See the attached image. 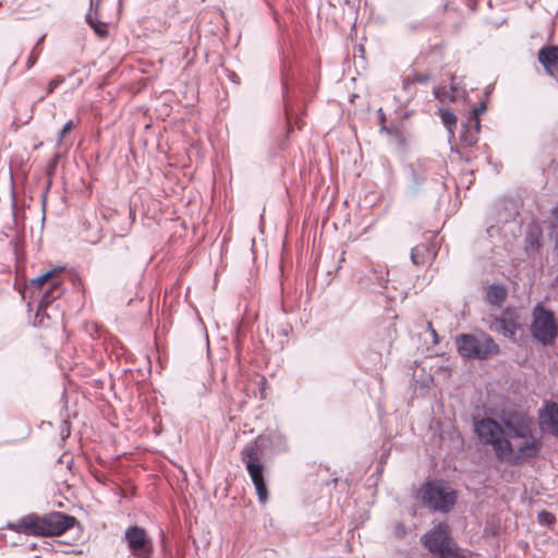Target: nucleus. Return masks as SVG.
<instances>
[{
	"label": "nucleus",
	"mask_w": 558,
	"mask_h": 558,
	"mask_svg": "<svg viewBox=\"0 0 558 558\" xmlns=\"http://www.w3.org/2000/svg\"><path fill=\"white\" fill-rule=\"evenodd\" d=\"M45 37H46V35H43V36L37 40V43L35 44V46H37V48H38V49H41V47H40V46H41V44H43V41H44Z\"/></svg>",
	"instance_id": "obj_42"
},
{
	"label": "nucleus",
	"mask_w": 558,
	"mask_h": 558,
	"mask_svg": "<svg viewBox=\"0 0 558 558\" xmlns=\"http://www.w3.org/2000/svg\"><path fill=\"white\" fill-rule=\"evenodd\" d=\"M64 425H66V428H62V430H61L62 439L70 436L69 423L66 421H64Z\"/></svg>",
	"instance_id": "obj_38"
},
{
	"label": "nucleus",
	"mask_w": 558,
	"mask_h": 558,
	"mask_svg": "<svg viewBox=\"0 0 558 558\" xmlns=\"http://www.w3.org/2000/svg\"><path fill=\"white\" fill-rule=\"evenodd\" d=\"M344 3L352 10H356L360 7L359 0H345Z\"/></svg>",
	"instance_id": "obj_37"
},
{
	"label": "nucleus",
	"mask_w": 558,
	"mask_h": 558,
	"mask_svg": "<svg viewBox=\"0 0 558 558\" xmlns=\"http://www.w3.org/2000/svg\"><path fill=\"white\" fill-rule=\"evenodd\" d=\"M507 298L506 288L502 284H490L486 291V301L492 305H500Z\"/></svg>",
	"instance_id": "obj_19"
},
{
	"label": "nucleus",
	"mask_w": 558,
	"mask_h": 558,
	"mask_svg": "<svg viewBox=\"0 0 558 558\" xmlns=\"http://www.w3.org/2000/svg\"><path fill=\"white\" fill-rule=\"evenodd\" d=\"M481 131V121L475 122H469L466 119L465 121L461 122V130H460V142L464 147H471L475 145L478 141V133Z\"/></svg>",
	"instance_id": "obj_15"
},
{
	"label": "nucleus",
	"mask_w": 558,
	"mask_h": 558,
	"mask_svg": "<svg viewBox=\"0 0 558 558\" xmlns=\"http://www.w3.org/2000/svg\"><path fill=\"white\" fill-rule=\"evenodd\" d=\"M392 535L397 539H404L409 534L412 533V527L405 525L402 522H395L391 526Z\"/></svg>",
	"instance_id": "obj_25"
},
{
	"label": "nucleus",
	"mask_w": 558,
	"mask_h": 558,
	"mask_svg": "<svg viewBox=\"0 0 558 558\" xmlns=\"http://www.w3.org/2000/svg\"><path fill=\"white\" fill-rule=\"evenodd\" d=\"M45 37H46V35H43V36L37 40V43L35 44V46H37V48H38V49H41V47H40V46H41V44H43V41H44Z\"/></svg>",
	"instance_id": "obj_43"
},
{
	"label": "nucleus",
	"mask_w": 558,
	"mask_h": 558,
	"mask_svg": "<svg viewBox=\"0 0 558 558\" xmlns=\"http://www.w3.org/2000/svg\"><path fill=\"white\" fill-rule=\"evenodd\" d=\"M427 328L432 332V329H434L433 324L430 322H427Z\"/></svg>",
	"instance_id": "obj_44"
},
{
	"label": "nucleus",
	"mask_w": 558,
	"mask_h": 558,
	"mask_svg": "<svg viewBox=\"0 0 558 558\" xmlns=\"http://www.w3.org/2000/svg\"><path fill=\"white\" fill-rule=\"evenodd\" d=\"M388 269L384 265L372 266L361 278L360 284L369 292L383 293L388 287Z\"/></svg>",
	"instance_id": "obj_11"
},
{
	"label": "nucleus",
	"mask_w": 558,
	"mask_h": 558,
	"mask_svg": "<svg viewBox=\"0 0 558 558\" xmlns=\"http://www.w3.org/2000/svg\"><path fill=\"white\" fill-rule=\"evenodd\" d=\"M463 159H464L466 162H470V161H471V158H470V157H463Z\"/></svg>",
	"instance_id": "obj_46"
},
{
	"label": "nucleus",
	"mask_w": 558,
	"mask_h": 558,
	"mask_svg": "<svg viewBox=\"0 0 558 558\" xmlns=\"http://www.w3.org/2000/svg\"><path fill=\"white\" fill-rule=\"evenodd\" d=\"M282 80H283L282 97H283V102H284V111H286L287 118L290 119V117L295 113V109H294V105H293L294 89H292L289 86L287 78L283 77Z\"/></svg>",
	"instance_id": "obj_20"
},
{
	"label": "nucleus",
	"mask_w": 558,
	"mask_h": 558,
	"mask_svg": "<svg viewBox=\"0 0 558 558\" xmlns=\"http://www.w3.org/2000/svg\"><path fill=\"white\" fill-rule=\"evenodd\" d=\"M57 162H58V156H56V158L52 161H50L49 165H48L47 172H48L49 175L53 174L56 166H57Z\"/></svg>",
	"instance_id": "obj_36"
},
{
	"label": "nucleus",
	"mask_w": 558,
	"mask_h": 558,
	"mask_svg": "<svg viewBox=\"0 0 558 558\" xmlns=\"http://www.w3.org/2000/svg\"><path fill=\"white\" fill-rule=\"evenodd\" d=\"M492 92H493V85H488L485 87L484 94L486 97H488Z\"/></svg>",
	"instance_id": "obj_41"
},
{
	"label": "nucleus",
	"mask_w": 558,
	"mask_h": 558,
	"mask_svg": "<svg viewBox=\"0 0 558 558\" xmlns=\"http://www.w3.org/2000/svg\"><path fill=\"white\" fill-rule=\"evenodd\" d=\"M423 546L438 558H464L459 545L450 535L449 525L440 522L421 536Z\"/></svg>",
	"instance_id": "obj_6"
},
{
	"label": "nucleus",
	"mask_w": 558,
	"mask_h": 558,
	"mask_svg": "<svg viewBox=\"0 0 558 558\" xmlns=\"http://www.w3.org/2000/svg\"><path fill=\"white\" fill-rule=\"evenodd\" d=\"M230 77H231V80H234V77H238V76L235 73H232Z\"/></svg>",
	"instance_id": "obj_47"
},
{
	"label": "nucleus",
	"mask_w": 558,
	"mask_h": 558,
	"mask_svg": "<svg viewBox=\"0 0 558 558\" xmlns=\"http://www.w3.org/2000/svg\"><path fill=\"white\" fill-rule=\"evenodd\" d=\"M538 62L549 73L554 68L558 66V46L548 45L538 50Z\"/></svg>",
	"instance_id": "obj_16"
},
{
	"label": "nucleus",
	"mask_w": 558,
	"mask_h": 558,
	"mask_svg": "<svg viewBox=\"0 0 558 558\" xmlns=\"http://www.w3.org/2000/svg\"><path fill=\"white\" fill-rule=\"evenodd\" d=\"M538 416L541 423L548 427L551 435L558 437V403L545 401L538 411Z\"/></svg>",
	"instance_id": "obj_13"
},
{
	"label": "nucleus",
	"mask_w": 558,
	"mask_h": 558,
	"mask_svg": "<svg viewBox=\"0 0 558 558\" xmlns=\"http://www.w3.org/2000/svg\"><path fill=\"white\" fill-rule=\"evenodd\" d=\"M402 83H403V88L408 90L413 82H412V78L410 80V77H405Z\"/></svg>",
	"instance_id": "obj_39"
},
{
	"label": "nucleus",
	"mask_w": 558,
	"mask_h": 558,
	"mask_svg": "<svg viewBox=\"0 0 558 558\" xmlns=\"http://www.w3.org/2000/svg\"><path fill=\"white\" fill-rule=\"evenodd\" d=\"M11 206H12V220H13V225H14L15 229L17 230L20 228V217H19L17 211H16V202H15L14 193H12Z\"/></svg>",
	"instance_id": "obj_32"
},
{
	"label": "nucleus",
	"mask_w": 558,
	"mask_h": 558,
	"mask_svg": "<svg viewBox=\"0 0 558 558\" xmlns=\"http://www.w3.org/2000/svg\"><path fill=\"white\" fill-rule=\"evenodd\" d=\"M51 181L48 182L47 190L50 187Z\"/></svg>",
	"instance_id": "obj_48"
},
{
	"label": "nucleus",
	"mask_w": 558,
	"mask_h": 558,
	"mask_svg": "<svg viewBox=\"0 0 558 558\" xmlns=\"http://www.w3.org/2000/svg\"><path fill=\"white\" fill-rule=\"evenodd\" d=\"M288 450V438L278 429L265 430L241 450V461L245 465L260 504L268 500L265 461Z\"/></svg>",
	"instance_id": "obj_1"
},
{
	"label": "nucleus",
	"mask_w": 558,
	"mask_h": 558,
	"mask_svg": "<svg viewBox=\"0 0 558 558\" xmlns=\"http://www.w3.org/2000/svg\"><path fill=\"white\" fill-rule=\"evenodd\" d=\"M434 255V251L425 245L420 244L412 248L411 251V260L414 265L420 266L427 263Z\"/></svg>",
	"instance_id": "obj_18"
},
{
	"label": "nucleus",
	"mask_w": 558,
	"mask_h": 558,
	"mask_svg": "<svg viewBox=\"0 0 558 558\" xmlns=\"http://www.w3.org/2000/svg\"><path fill=\"white\" fill-rule=\"evenodd\" d=\"M64 77L61 76V75H57L54 76L49 83H48V87H47V92H46V95H50L52 94L56 88H58L61 84L64 83Z\"/></svg>",
	"instance_id": "obj_28"
},
{
	"label": "nucleus",
	"mask_w": 558,
	"mask_h": 558,
	"mask_svg": "<svg viewBox=\"0 0 558 558\" xmlns=\"http://www.w3.org/2000/svg\"><path fill=\"white\" fill-rule=\"evenodd\" d=\"M439 116L441 119L442 124L446 126V129L451 133L452 129L457 125V117L456 114L448 110V109H440Z\"/></svg>",
	"instance_id": "obj_24"
},
{
	"label": "nucleus",
	"mask_w": 558,
	"mask_h": 558,
	"mask_svg": "<svg viewBox=\"0 0 558 558\" xmlns=\"http://www.w3.org/2000/svg\"><path fill=\"white\" fill-rule=\"evenodd\" d=\"M424 187H430L436 193L445 189L444 175L436 171L434 163L418 162L409 167V182L404 195L409 198L418 196Z\"/></svg>",
	"instance_id": "obj_5"
},
{
	"label": "nucleus",
	"mask_w": 558,
	"mask_h": 558,
	"mask_svg": "<svg viewBox=\"0 0 558 558\" xmlns=\"http://www.w3.org/2000/svg\"><path fill=\"white\" fill-rule=\"evenodd\" d=\"M422 504L434 512L448 513L457 502V492L444 482L426 481L418 490Z\"/></svg>",
	"instance_id": "obj_8"
},
{
	"label": "nucleus",
	"mask_w": 558,
	"mask_h": 558,
	"mask_svg": "<svg viewBox=\"0 0 558 558\" xmlns=\"http://www.w3.org/2000/svg\"><path fill=\"white\" fill-rule=\"evenodd\" d=\"M432 337H433V342L438 343L439 339H438V335L435 329H432Z\"/></svg>",
	"instance_id": "obj_40"
},
{
	"label": "nucleus",
	"mask_w": 558,
	"mask_h": 558,
	"mask_svg": "<svg viewBox=\"0 0 558 558\" xmlns=\"http://www.w3.org/2000/svg\"><path fill=\"white\" fill-rule=\"evenodd\" d=\"M537 521L541 525L551 526L555 524L556 518L551 512L542 510L537 513Z\"/></svg>",
	"instance_id": "obj_26"
},
{
	"label": "nucleus",
	"mask_w": 558,
	"mask_h": 558,
	"mask_svg": "<svg viewBox=\"0 0 558 558\" xmlns=\"http://www.w3.org/2000/svg\"><path fill=\"white\" fill-rule=\"evenodd\" d=\"M530 333L543 347L553 345L558 338V318L555 312L537 302L532 308Z\"/></svg>",
	"instance_id": "obj_4"
},
{
	"label": "nucleus",
	"mask_w": 558,
	"mask_h": 558,
	"mask_svg": "<svg viewBox=\"0 0 558 558\" xmlns=\"http://www.w3.org/2000/svg\"><path fill=\"white\" fill-rule=\"evenodd\" d=\"M371 359H372V366L374 367H377V366H381L383 365V356L380 353L378 352H372L371 353Z\"/></svg>",
	"instance_id": "obj_34"
},
{
	"label": "nucleus",
	"mask_w": 558,
	"mask_h": 558,
	"mask_svg": "<svg viewBox=\"0 0 558 558\" xmlns=\"http://www.w3.org/2000/svg\"><path fill=\"white\" fill-rule=\"evenodd\" d=\"M542 246V230L537 226H529L525 235L526 251L537 252Z\"/></svg>",
	"instance_id": "obj_17"
},
{
	"label": "nucleus",
	"mask_w": 558,
	"mask_h": 558,
	"mask_svg": "<svg viewBox=\"0 0 558 558\" xmlns=\"http://www.w3.org/2000/svg\"><path fill=\"white\" fill-rule=\"evenodd\" d=\"M549 236L555 243V251L558 253V205L551 211Z\"/></svg>",
	"instance_id": "obj_23"
},
{
	"label": "nucleus",
	"mask_w": 558,
	"mask_h": 558,
	"mask_svg": "<svg viewBox=\"0 0 558 558\" xmlns=\"http://www.w3.org/2000/svg\"><path fill=\"white\" fill-rule=\"evenodd\" d=\"M492 329L517 342V331L520 329L518 315L514 312H504L501 316L494 319Z\"/></svg>",
	"instance_id": "obj_12"
},
{
	"label": "nucleus",
	"mask_w": 558,
	"mask_h": 558,
	"mask_svg": "<svg viewBox=\"0 0 558 558\" xmlns=\"http://www.w3.org/2000/svg\"><path fill=\"white\" fill-rule=\"evenodd\" d=\"M76 523L75 517L64 512L52 511L43 515L32 512L15 522H8L7 529L15 533L37 537L60 536L70 531Z\"/></svg>",
	"instance_id": "obj_3"
},
{
	"label": "nucleus",
	"mask_w": 558,
	"mask_h": 558,
	"mask_svg": "<svg viewBox=\"0 0 558 558\" xmlns=\"http://www.w3.org/2000/svg\"><path fill=\"white\" fill-rule=\"evenodd\" d=\"M429 80L430 76L427 73H415L412 77V82L420 84H427Z\"/></svg>",
	"instance_id": "obj_33"
},
{
	"label": "nucleus",
	"mask_w": 558,
	"mask_h": 558,
	"mask_svg": "<svg viewBox=\"0 0 558 558\" xmlns=\"http://www.w3.org/2000/svg\"><path fill=\"white\" fill-rule=\"evenodd\" d=\"M124 538L130 549L135 554L143 551L148 544L146 531L138 525L128 527L124 533Z\"/></svg>",
	"instance_id": "obj_14"
},
{
	"label": "nucleus",
	"mask_w": 558,
	"mask_h": 558,
	"mask_svg": "<svg viewBox=\"0 0 558 558\" xmlns=\"http://www.w3.org/2000/svg\"><path fill=\"white\" fill-rule=\"evenodd\" d=\"M434 94H435V97L438 98L439 97V89H435Z\"/></svg>",
	"instance_id": "obj_45"
},
{
	"label": "nucleus",
	"mask_w": 558,
	"mask_h": 558,
	"mask_svg": "<svg viewBox=\"0 0 558 558\" xmlns=\"http://www.w3.org/2000/svg\"><path fill=\"white\" fill-rule=\"evenodd\" d=\"M473 429L476 437L483 444L493 448L498 460L504 451L510 450V440L507 435V428H505L501 421L497 422L490 417H483L474 422Z\"/></svg>",
	"instance_id": "obj_9"
},
{
	"label": "nucleus",
	"mask_w": 558,
	"mask_h": 558,
	"mask_svg": "<svg viewBox=\"0 0 558 558\" xmlns=\"http://www.w3.org/2000/svg\"><path fill=\"white\" fill-rule=\"evenodd\" d=\"M377 116L380 121V132L391 134V130L386 125V114L381 108L377 110Z\"/></svg>",
	"instance_id": "obj_31"
},
{
	"label": "nucleus",
	"mask_w": 558,
	"mask_h": 558,
	"mask_svg": "<svg viewBox=\"0 0 558 558\" xmlns=\"http://www.w3.org/2000/svg\"><path fill=\"white\" fill-rule=\"evenodd\" d=\"M64 271V267H56L48 270L32 280V286L38 288L41 292L36 317H39L46 307L62 294L61 280L59 275Z\"/></svg>",
	"instance_id": "obj_10"
},
{
	"label": "nucleus",
	"mask_w": 558,
	"mask_h": 558,
	"mask_svg": "<svg viewBox=\"0 0 558 558\" xmlns=\"http://www.w3.org/2000/svg\"><path fill=\"white\" fill-rule=\"evenodd\" d=\"M74 128V122L72 120H69L63 128L61 129L58 137V145H61L63 137L72 131Z\"/></svg>",
	"instance_id": "obj_30"
},
{
	"label": "nucleus",
	"mask_w": 558,
	"mask_h": 558,
	"mask_svg": "<svg viewBox=\"0 0 558 558\" xmlns=\"http://www.w3.org/2000/svg\"><path fill=\"white\" fill-rule=\"evenodd\" d=\"M85 20L98 37L105 38L108 35L106 24L99 21L98 13L87 12Z\"/></svg>",
	"instance_id": "obj_21"
},
{
	"label": "nucleus",
	"mask_w": 558,
	"mask_h": 558,
	"mask_svg": "<svg viewBox=\"0 0 558 558\" xmlns=\"http://www.w3.org/2000/svg\"><path fill=\"white\" fill-rule=\"evenodd\" d=\"M101 1L102 0H89V11L88 12L98 13Z\"/></svg>",
	"instance_id": "obj_35"
},
{
	"label": "nucleus",
	"mask_w": 558,
	"mask_h": 558,
	"mask_svg": "<svg viewBox=\"0 0 558 558\" xmlns=\"http://www.w3.org/2000/svg\"><path fill=\"white\" fill-rule=\"evenodd\" d=\"M41 52V49H38L37 46H34L32 51H31V54L27 59V69H32L36 62H37V59H38V56L40 54Z\"/></svg>",
	"instance_id": "obj_29"
},
{
	"label": "nucleus",
	"mask_w": 558,
	"mask_h": 558,
	"mask_svg": "<svg viewBox=\"0 0 558 558\" xmlns=\"http://www.w3.org/2000/svg\"><path fill=\"white\" fill-rule=\"evenodd\" d=\"M141 558H150L148 555L142 556Z\"/></svg>",
	"instance_id": "obj_49"
},
{
	"label": "nucleus",
	"mask_w": 558,
	"mask_h": 558,
	"mask_svg": "<svg viewBox=\"0 0 558 558\" xmlns=\"http://www.w3.org/2000/svg\"><path fill=\"white\" fill-rule=\"evenodd\" d=\"M464 76H451L450 89L454 94H461L463 97L469 95L470 90H473V87L468 88L464 82Z\"/></svg>",
	"instance_id": "obj_22"
},
{
	"label": "nucleus",
	"mask_w": 558,
	"mask_h": 558,
	"mask_svg": "<svg viewBox=\"0 0 558 558\" xmlns=\"http://www.w3.org/2000/svg\"><path fill=\"white\" fill-rule=\"evenodd\" d=\"M510 440V450L501 453L500 461L520 465L537 458L543 449V441L534 433L532 418L518 411L501 416Z\"/></svg>",
	"instance_id": "obj_2"
},
{
	"label": "nucleus",
	"mask_w": 558,
	"mask_h": 558,
	"mask_svg": "<svg viewBox=\"0 0 558 558\" xmlns=\"http://www.w3.org/2000/svg\"><path fill=\"white\" fill-rule=\"evenodd\" d=\"M486 110H487V105H486V101L483 100L476 107H474L472 109L471 113L469 114V117L466 119L469 120V122L481 121L480 116L482 113H484Z\"/></svg>",
	"instance_id": "obj_27"
},
{
	"label": "nucleus",
	"mask_w": 558,
	"mask_h": 558,
	"mask_svg": "<svg viewBox=\"0 0 558 558\" xmlns=\"http://www.w3.org/2000/svg\"><path fill=\"white\" fill-rule=\"evenodd\" d=\"M458 353L468 360L484 361L500 352L499 345L492 336L482 332L481 335L461 333L456 339Z\"/></svg>",
	"instance_id": "obj_7"
}]
</instances>
